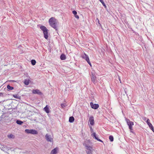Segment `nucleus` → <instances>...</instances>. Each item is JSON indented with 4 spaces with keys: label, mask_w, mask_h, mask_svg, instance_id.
<instances>
[{
    "label": "nucleus",
    "mask_w": 154,
    "mask_h": 154,
    "mask_svg": "<svg viewBox=\"0 0 154 154\" xmlns=\"http://www.w3.org/2000/svg\"><path fill=\"white\" fill-rule=\"evenodd\" d=\"M45 138L46 140L50 142H53V138L51 137L50 135L48 134H46L45 136Z\"/></svg>",
    "instance_id": "4"
},
{
    "label": "nucleus",
    "mask_w": 154,
    "mask_h": 154,
    "mask_svg": "<svg viewBox=\"0 0 154 154\" xmlns=\"http://www.w3.org/2000/svg\"><path fill=\"white\" fill-rule=\"evenodd\" d=\"M13 96L14 97L17 98V99H18L19 97H18L17 96V94H14L13 95Z\"/></svg>",
    "instance_id": "28"
},
{
    "label": "nucleus",
    "mask_w": 154,
    "mask_h": 154,
    "mask_svg": "<svg viewBox=\"0 0 154 154\" xmlns=\"http://www.w3.org/2000/svg\"><path fill=\"white\" fill-rule=\"evenodd\" d=\"M119 81H120V83H121V80H120L119 77Z\"/></svg>",
    "instance_id": "36"
},
{
    "label": "nucleus",
    "mask_w": 154,
    "mask_h": 154,
    "mask_svg": "<svg viewBox=\"0 0 154 154\" xmlns=\"http://www.w3.org/2000/svg\"><path fill=\"white\" fill-rule=\"evenodd\" d=\"M87 154H92V150H88L86 151Z\"/></svg>",
    "instance_id": "25"
},
{
    "label": "nucleus",
    "mask_w": 154,
    "mask_h": 154,
    "mask_svg": "<svg viewBox=\"0 0 154 154\" xmlns=\"http://www.w3.org/2000/svg\"><path fill=\"white\" fill-rule=\"evenodd\" d=\"M150 120L149 119H148L146 120V123L148 125L149 127H150L151 126H152V125L151 124V123H150Z\"/></svg>",
    "instance_id": "18"
},
{
    "label": "nucleus",
    "mask_w": 154,
    "mask_h": 154,
    "mask_svg": "<svg viewBox=\"0 0 154 154\" xmlns=\"http://www.w3.org/2000/svg\"><path fill=\"white\" fill-rule=\"evenodd\" d=\"M99 0L100 2L102 3V4L106 8V5H105V4L104 2L103 1V0Z\"/></svg>",
    "instance_id": "26"
},
{
    "label": "nucleus",
    "mask_w": 154,
    "mask_h": 154,
    "mask_svg": "<svg viewBox=\"0 0 154 154\" xmlns=\"http://www.w3.org/2000/svg\"><path fill=\"white\" fill-rule=\"evenodd\" d=\"M57 21L54 18L51 17L49 20V23L51 27L54 28L56 31L57 30Z\"/></svg>",
    "instance_id": "1"
},
{
    "label": "nucleus",
    "mask_w": 154,
    "mask_h": 154,
    "mask_svg": "<svg viewBox=\"0 0 154 154\" xmlns=\"http://www.w3.org/2000/svg\"><path fill=\"white\" fill-rule=\"evenodd\" d=\"M58 148V147H56L52 150L51 152V154H56L57 153V151Z\"/></svg>",
    "instance_id": "12"
},
{
    "label": "nucleus",
    "mask_w": 154,
    "mask_h": 154,
    "mask_svg": "<svg viewBox=\"0 0 154 154\" xmlns=\"http://www.w3.org/2000/svg\"><path fill=\"white\" fill-rule=\"evenodd\" d=\"M86 149L88 150H92L93 148L91 146H88L87 145H85Z\"/></svg>",
    "instance_id": "15"
},
{
    "label": "nucleus",
    "mask_w": 154,
    "mask_h": 154,
    "mask_svg": "<svg viewBox=\"0 0 154 154\" xmlns=\"http://www.w3.org/2000/svg\"><path fill=\"white\" fill-rule=\"evenodd\" d=\"M149 128H150V129L152 131H153L154 132V128H153V126L152 125V126H151L150 127H149Z\"/></svg>",
    "instance_id": "29"
},
{
    "label": "nucleus",
    "mask_w": 154,
    "mask_h": 154,
    "mask_svg": "<svg viewBox=\"0 0 154 154\" xmlns=\"http://www.w3.org/2000/svg\"><path fill=\"white\" fill-rule=\"evenodd\" d=\"M87 63L89 64L90 66H91V64L90 61V60H89V61H87Z\"/></svg>",
    "instance_id": "31"
},
{
    "label": "nucleus",
    "mask_w": 154,
    "mask_h": 154,
    "mask_svg": "<svg viewBox=\"0 0 154 154\" xmlns=\"http://www.w3.org/2000/svg\"><path fill=\"white\" fill-rule=\"evenodd\" d=\"M25 131L27 134H38V131L34 129H26Z\"/></svg>",
    "instance_id": "3"
},
{
    "label": "nucleus",
    "mask_w": 154,
    "mask_h": 154,
    "mask_svg": "<svg viewBox=\"0 0 154 154\" xmlns=\"http://www.w3.org/2000/svg\"><path fill=\"white\" fill-rule=\"evenodd\" d=\"M130 132L132 133H133V132L132 131V130H130Z\"/></svg>",
    "instance_id": "35"
},
{
    "label": "nucleus",
    "mask_w": 154,
    "mask_h": 154,
    "mask_svg": "<svg viewBox=\"0 0 154 154\" xmlns=\"http://www.w3.org/2000/svg\"><path fill=\"white\" fill-rule=\"evenodd\" d=\"M60 59L61 60H64L66 59V56L64 54H62L60 56Z\"/></svg>",
    "instance_id": "14"
},
{
    "label": "nucleus",
    "mask_w": 154,
    "mask_h": 154,
    "mask_svg": "<svg viewBox=\"0 0 154 154\" xmlns=\"http://www.w3.org/2000/svg\"><path fill=\"white\" fill-rule=\"evenodd\" d=\"M41 29L43 31L44 37L46 39H47L48 37V29L44 26H41L40 27Z\"/></svg>",
    "instance_id": "2"
},
{
    "label": "nucleus",
    "mask_w": 154,
    "mask_h": 154,
    "mask_svg": "<svg viewBox=\"0 0 154 154\" xmlns=\"http://www.w3.org/2000/svg\"><path fill=\"white\" fill-rule=\"evenodd\" d=\"M109 139L111 142H112L114 140L113 137L112 135H110L109 137Z\"/></svg>",
    "instance_id": "22"
},
{
    "label": "nucleus",
    "mask_w": 154,
    "mask_h": 154,
    "mask_svg": "<svg viewBox=\"0 0 154 154\" xmlns=\"http://www.w3.org/2000/svg\"><path fill=\"white\" fill-rule=\"evenodd\" d=\"M74 121V118L73 116L70 117L69 119V122L70 123L73 122Z\"/></svg>",
    "instance_id": "17"
},
{
    "label": "nucleus",
    "mask_w": 154,
    "mask_h": 154,
    "mask_svg": "<svg viewBox=\"0 0 154 154\" xmlns=\"http://www.w3.org/2000/svg\"><path fill=\"white\" fill-rule=\"evenodd\" d=\"M126 122L128 126H132L134 125V122L130 121L129 119H127Z\"/></svg>",
    "instance_id": "11"
},
{
    "label": "nucleus",
    "mask_w": 154,
    "mask_h": 154,
    "mask_svg": "<svg viewBox=\"0 0 154 154\" xmlns=\"http://www.w3.org/2000/svg\"><path fill=\"white\" fill-rule=\"evenodd\" d=\"M91 81L94 83L96 79V77L94 73H92L91 75Z\"/></svg>",
    "instance_id": "10"
},
{
    "label": "nucleus",
    "mask_w": 154,
    "mask_h": 154,
    "mask_svg": "<svg viewBox=\"0 0 154 154\" xmlns=\"http://www.w3.org/2000/svg\"><path fill=\"white\" fill-rule=\"evenodd\" d=\"M90 106L91 107L94 109H97L99 107V105L97 104H94L92 102H91L90 103Z\"/></svg>",
    "instance_id": "6"
},
{
    "label": "nucleus",
    "mask_w": 154,
    "mask_h": 154,
    "mask_svg": "<svg viewBox=\"0 0 154 154\" xmlns=\"http://www.w3.org/2000/svg\"><path fill=\"white\" fill-rule=\"evenodd\" d=\"M44 110L47 113H49V108L48 107L47 105L44 108Z\"/></svg>",
    "instance_id": "16"
},
{
    "label": "nucleus",
    "mask_w": 154,
    "mask_h": 154,
    "mask_svg": "<svg viewBox=\"0 0 154 154\" xmlns=\"http://www.w3.org/2000/svg\"><path fill=\"white\" fill-rule=\"evenodd\" d=\"M16 122L17 124L19 125H21L23 123L22 121L19 120H17Z\"/></svg>",
    "instance_id": "19"
},
{
    "label": "nucleus",
    "mask_w": 154,
    "mask_h": 154,
    "mask_svg": "<svg viewBox=\"0 0 154 154\" xmlns=\"http://www.w3.org/2000/svg\"><path fill=\"white\" fill-rule=\"evenodd\" d=\"M8 137L9 138H14L15 136L12 134H10L8 135Z\"/></svg>",
    "instance_id": "21"
},
{
    "label": "nucleus",
    "mask_w": 154,
    "mask_h": 154,
    "mask_svg": "<svg viewBox=\"0 0 154 154\" xmlns=\"http://www.w3.org/2000/svg\"><path fill=\"white\" fill-rule=\"evenodd\" d=\"M129 128L131 130H133L132 126H129Z\"/></svg>",
    "instance_id": "33"
},
{
    "label": "nucleus",
    "mask_w": 154,
    "mask_h": 154,
    "mask_svg": "<svg viewBox=\"0 0 154 154\" xmlns=\"http://www.w3.org/2000/svg\"><path fill=\"white\" fill-rule=\"evenodd\" d=\"M97 20H98V24H99V25L101 26V24H100V21H99V19L97 18Z\"/></svg>",
    "instance_id": "30"
},
{
    "label": "nucleus",
    "mask_w": 154,
    "mask_h": 154,
    "mask_svg": "<svg viewBox=\"0 0 154 154\" xmlns=\"http://www.w3.org/2000/svg\"><path fill=\"white\" fill-rule=\"evenodd\" d=\"M61 106L63 108L65 106V105L63 104H61Z\"/></svg>",
    "instance_id": "32"
},
{
    "label": "nucleus",
    "mask_w": 154,
    "mask_h": 154,
    "mask_svg": "<svg viewBox=\"0 0 154 154\" xmlns=\"http://www.w3.org/2000/svg\"><path fill=\"white\" fill-rule=\"evenodd\" d=\"M91 136L93 137L94 139L97 140L102 142H103V141L100 139H99L98 136H97L95 132L91 134Z\"/></svg>",
    "instance_id": "5"
},
{
    "label": "nucleus",
    "mask_w": 154,
    "mask_h": 154,
    "mask_svg": "<svg viewBox=\"0 0 154 154\" xmlns=\"http://www.w3.org/2000/svg\"><path fill=\"white\" fill-rule=\"evenodd\" d=\"M24 83L26 85H28L29 83V80L27 79L25 80Z\"/></svg>",
    "instance_id": "20"
},
{
    "label": "nucleus",
    "mask_w": 154,
    "mask_h": 154,
    "mask_svg": "<svg viewBox=\"0 0 154 154\" xmlns=\"http://www.w3.org/2000/svg\"><path fill=\"white\" fill-rule=\"evenodd\" d=\"M7 88L9 90H12L14 89V88L13 87L10 86L9 85H7Z\"/></svg>",
    "instance_id": "23"
},
{
    "label": "nucleus",
    "mask_w": 154,
    "mask_h": 154,
    "mask_svg": "<svg viewBox=\"0 0 154 154\" xmlns=\"http://www.w3.org/2000/svg\"><path fill=\"white\" fill-rule=\"evenodd\" d=\"M72 13L74 14L75 18L77 19H79V16L77 15V12L76 11L74 10L72 11Z\"/></svg>",
    "instance_id": "13"
},
{
    "label": "nucleus",
    "mask_w": 154,
    "mask_h": 154,
    "mask_svg": "<svg viewBox=\"0 0 154 154\" xmlns=\"http://www.w3.org/2000/svg\"><path fill=\"white\" fill-rule=\"evenodd\" d=\"M3 95V94L2 93H0V96H2Z\"/></svg>",
    "instance_id": "34"
},
{
    "label": "nucleus",
    "mask_w": 154,
    "mask_h": 154,
    "mask_svg": "<svg viewBox=\"0 0 154 154\" xmlns=\"http://www.w3.org/2000/svg\"><path fill=\"white\" fill-rule=\"evenodd\" d=\"M89 121L90 122L91 125H93L94 124V117L92 116H90L89 119Z\"/></svg>",
    "instance_id": "8"
},
{
    "label": "nucleus",
    "mask_w": 154,
    "mask_h": 154,
    "mask_svg": "<svg viewBox=\"0 0 154 154\" xmlns=\"http://www.w3.org/2000/svg\"><path fill=\"white\" fill-rule=\"evenodd\" d=\"M82 57L84 59H85L87 62L89 61V57L88 55H87L85 53H84V54L82 55Z\"/></svg>",
    "instance_id": "9"
},
{
    "label": "nucleus",
    "mask_w": 154,
    "mask_h": 154,
    "mask_svg": "<svg viewBox=\"0 0 154 154\" xmlns=\"http://www.w3.org/2000/svg\"><path fill=\"white\" fill-rule=\"evenodd\" d=\"M90 127V132H91V133H93V129H92V127L91 126H90L89 127Z\"/></svg>",
    "instance_id": "27"
},
{
    "label": "nucleus",
    "mask_w": 154,
    "mask_h": 154,
    "mask_svg": "<svg viewBox=\"0 0 154 154\" xmlns=\"http://www.w3.org/2000/svg\"><path fill=\"white\" fill-rule=\"evenodd\" d=\"M31 63L32 65H34L36 63V61L34 60H32L31 61Z\"/></svg>",
    "instance_id": "24"
},
{
    "label": "nucleus",
    "mask_w": 154,
    "mask_h": 154,
    "mask_svg": "<svg viewBox=\"0 0 154 154\" xmlns=\"http://www.w3.org/2000/svg\"><path fill=\"white\" fill-rule=\"evenodd\" d=\"M32 93L34 94H37L39 95L42 94V93L39 90L37 89L33 90L32 91Z\"/></svg>",
    "instance_id": "7"
}]
</instances>
